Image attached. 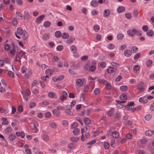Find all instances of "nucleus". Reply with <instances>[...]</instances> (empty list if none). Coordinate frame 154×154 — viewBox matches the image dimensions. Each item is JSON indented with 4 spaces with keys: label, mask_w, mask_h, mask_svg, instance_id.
I'll use <instances>...</instances> for the list:
<instances>
[{
    "label": "nucleus",
    "mask_w": 154,
    "mask_h": 154,
    "mask_svg": "<svg viewBox=\"0 0 154 154\" xmlns=\"http://www.w3.org/2000/svg\"><path fill=\"white\" fill-rule=\"evenodd\" d=\"M152 61L151 60H148L146 61V65L147 67H150L152 64Z\"/></svg>",
    "instance_id": "30"
},
{
    "label": "nucleus",
    "mask_w": 154,
    "mask_h": 154,
    "mask_svg": "<svg viewBox=\"0 0 154 154\" xmlns=\"http://www.w3.org/2000/svg\"><path fill=\"white\" fill-rule=\"evenodd\" d=\"M146 35L149 36H152L154 35V32L152 30H149L147 32Z\"/></svg>",
    "instance_id": "33"
},
{
    "label": "nucleus",
    "mask_w": 154,
    "mask_h": 154,
    "mask_svg": "<svg viewBox=\"0 0 154 154\" xmlns=\"http://www.w3.org/2000/svg\"><path fill=\"white\" fill-rule=\"evenodd\" d=\"M78 126V124L77 122H74L71 124V128L75 129L77 128L76 127Z\"/></svg>",
    "instance_id": "44"
},
{
    "label": "nucleus",
    "mask_w": 154,
    "mask_h": 154,
    "mask_svg": "<svg viewBox=\"0 0 154 154\" xmlns=\"http://www.w3.org/2000/svg\"><path fill=\"white\" fill-rule=\"evenodd\" d=\"M45 73L47 75H51L52 74V72L51 70L48 69L45 70Z\"/></svg>",
    "instance_id": "45"
},
{
    "label": "nucleus",
    "mask_w": 154,
    "mask_h": 154,
    "mask_svg": "<svg viewBox=\"0 0 154 154\" xmlns=\"http://www.w3.org/2000/svg\"><path fill=\"white\" fill-rule=\"evenodd\" d=\"M80 132V130L78 128H75L73 131V133L75 136H77L79 134Z\"/></svg>",
    "instance_id": "17"
},
{
    "label": "nucleus",
    "mask_w": 154,
    "mask_h": 154,
    "mask_svg": "<svg viewBox=\"0 0 154 154\" xmlns=\"http://www.w3.org/2000/svg\"><path fill=\"white\" fill-rule=\"evenodd\" d=\"M152 116L150 114H148L146 115L145 117V119L147 121H149L151 118Z\"/></svg>",
    "instance_id": "57"
},
{
    "label": "nucleus",
    "mask_w": 154,
    "mask_h": 154,
    "mask_svg": "<svg viewBox=\"0 0 154 154\" xmlns=\"http://www.w3.org/2000/svg\"><path fill=\"white\" fill-rule=\"evenodd\" d=\"M89 86L88 85L85 86L84 88V91L86 93L87 92L89 89Z\"/></svg>",
    "instance_id": "63"
},
{
    "label": "nucleus",
    "mask_w": 154,
    "mask_h": 154,
    "mask_svg": "<svg viewBox=\"0 0 154 154\" xmlns=\"http://www.w3.org/2000/svg\"><path fill=\"white\" fill-rule=\"evenodd\" d=\"M145 134L146 136H150L152 134V132L150 130H147L145 132Z\"/></svg>",
    "instance_id": "41"
},
{
    "label": "nucleus",
    "mask_w": 154,
    "mask_h": 154,
    "mask_svg": "<svg viewBox=\"0 0 154 154\" xmlns=\"http://www.w3.org/2000/svg\"><path fill=\"white\" fill-rule=\"evenodd\" d=\"M51 115V113L49 112H48L45 114V116L46 118H49Z\"/></svg>",
    "instance_id": "59"
},
{
    "label": "nucleus",
    "mask_w": 154,
    "mask_h": 154,
    "mask_svg": "<svg viewBox=\"0 0 154 154\" xmlns=\"http://www.w3.org/2000/svg\"><path fill=\"white\" fill-rule=\"evenodd\" d=\"M31 90L32 93L36 96L39 93V90L36 88L32 89V88H31Z\"/></svg>",
    "instance_id": "31"
},
{
    "label": "nucleus",
    "mask_w": 154,
    "mask_h": 154,
    "mask_svg": "<svg viewBox=\"0 0 154 154\" xmlns=\"http://www.w3.org/2000/svg\"><path fill=\"white\" fill-rule=\"evenodd\" d=\"M114 114V111L113 108L111 109L108 112L107 115L109 116H112Z\"/></svg>",
    "instance_id": "15"
},
{
    "label": "nucleus",
    "mask_w": 154,
    "mask_h": 154,
    "mask_svg": "<svg viewBox=\"0 0 154 154\" xmlns=\"http://www.w3.org/2000/svg\"><path fill=\"white\" fill-rule=\"evenodd\" d=\"M50 37V35L48 32L46 33L43 34L42 36V39L43 40L46 41L49 39Z\"/></svg>",
    "instance_id": "4"
},
{
    "label": "nucleus",
    "mask_w": 154,
    "mask_h": 154,
    "mask_svg": "<svg viewBox=\"0 0 154 154\" xmlns=\"http://www.w3.org/2000/svg\"><path fill=\"white\" fill-rule=\"evenodd\" d=\"M48 96L51 98H57L55 94L52 92H49L48 94Z\"/></svg>",
    "instance_id": "16"
},
{
    "label": "nucleus",
    "mask_w": 154,
    "mask_h": 154,
    "mask_svg": "<svg viewBox=\"0 0 154 154\" xmlns=\"http://www.w3.org/2000/svg\"><path fill=\"white\" fill-rule=\"evenodd\" d=\"M26 54V53L23 51H21L17 52L16 54L14 60L17 61H19L20 63L21 57H23L26 60L27 57L25 55Z\"/></svg>",
    "instance_id": "1"
},
{
    "label": "nucleus",
    "mask_w": 154,
    "mask_h": 154,
    "mask_svg": "<svg viewBox=\"0 0 154 154\" xmlns=\"http://www.w3.org/2000/svg\"><path fill=\"white\" fill-rule=\"evenodd\" d=\"M124 35L122 33H119L117 35V39L118 40L122 39L123 38Z\"/></svg>",
    "instance_id": "43"
},
{
    "label": "nucleus",
    "mask_w": 154,
    "mask_h": 154,
    "mask_svg": "<svg viewBox=\"0 0 154 154\" xmlns=\"http://www.w3.org/2000/svg\"><path fill=\"white\" fill-rule=\"evenodd\" d=\"M100 90L99 88H96L95 89L94 91V94L96 95H98L100 93Z\"/></svg>",
    "instance_id": "40"
},
{
    "label": "nucleus",
    "mask_w": 154,
    "mask_h": 154,
    "mask_svg": "<svg viewBox=\"0 0 154 154\" xmlns=\"http://www.w3.org/2000/svg\"><path fill=\"white\" fill-rule=\"evenodd\" d=\"M18 50L16 49V46L14 45V47L10 51V54L12 56H14L16 52Z\"/></svg>",
    "instance_id": "10"
},
{
    "label": "nucleus",
    "mask_w": 154,
    "mask_h": 154,
    "mask_svg": "<svg viewBox=\"0 0 154 154\" xmlns=\"http://www.w3.org/2000/svg\"><path fill=\"white\" fill-rule=\"evenodd\" d=\"M125 10V8L122 6H119L117 9V11L118 13H121L124 12Z\"/></svg>",
    "instance_id": "11"
},
{
    "label": "nucleus",
    "mask_w": 154,
    "mask_h": 154,
    "mask_svg": "<svg viewBox=\"0 0 154 154\" xmlns=\"http://www.w3.org/2000/svg\"><path fill=\"white\" fill-rule=\"evenodd\" d=\"M70 139L72 142L76 143L79 140V138L77 137H71Z\"/></svg>",
    "instance_id": "19"
},
{
    "label": "nucleus",
    "mask_w": 154,
    "mask_h": 154,
    "mask_svg": "<svg viewBox=\"0 0 154 154\" xmlns=\"http://www.w3.org/2000/svg\"><path fill=\"white\" fill-rule=\"evenodd\" d=\"M75 40V38L74 37L70 38L69 39L66 41V42L69 44H70Z\"/></svg>",
    "instance_id": "42"
},
{
    "label": "nucleus",
    "mask_w": 154,
    "mask_h": 154,
    "mask_svg": "<svg viewBox=\"0 0 154 154\" xmlns=\"http://www.w3.org/2000/svg\"><path fill=\"white\" fill-rule=\"evenodd\" d=\"M24 14L23 16L24 19L28 21L30 17V15L29 13L28 12H26V11H24Z\"/></svg>",
    "instance_id": "13"
},
{
    "label": "nucleus",
    "mask_w": 154,
    "mask_h": 154,
    "mask_svg": "<svg viewBox=\"0 0 154 154\" xmlns=\"http://www.w3.org/2000/svg\"><path fill=\"white\" fill-rule=\"evenodd\" d=\"M132 54V51L130 50H126L124 52V54L126 57H129Z\"/></svg>",
    "instance_id": "5"
},
{
    "label": "nucleus",
    "mask_w": 154,
    "mask_h": 154,
    "mask_svg": "<svg viewBox=\"0 0 154 154\" xmlns=\"http://www.w3.org/2000/svg\"><path fill=\"white\" fill-rule=\"evenodd\" d=\"M121 114L119 113H116L115 115V118L116 119H119L120 117Z\"/></svg>",
    "instance_id": "62"
},
{
    "label": "nucleus",
    "mask_w": 154,
    "mask_h": 154,
    "mask_svg": "<svg viewBox=\"0 0 154 154\" xmlns=\"http://www.w3.org/2000/svg\"><path fill=\"white\" fill-rule=\"evenodd\" d=\"M17 33L20 35H22L24 31H23L20 27H18L17 29Z\"/></svg>",
    "instance_id": "29"
},
{
    "label": "nucleus",
    "mask_w": 154,
    "mask_h": 154,
    "mask_svg": "<svg viewBox=\"0 0 154 154\" xmlns=\"http://www.w3.org/2000/svg\"><path fill=\"white\" fill-rule=\"evenodd\" d=\"M97 81L100 84H105L107 82L104 79H98L97 80Z\"/></svg>",
    "instance_id": "21"
},
{
    "label": "nucleus",
    "mask_w": 154,
    "mask_h": 154,
    "mask_svg": "<svg viewBox=\"0 0 154 154\" xmlns=\"http://www.w3.org/2000/svg\"><path fill=\"white\" fill-rule=\"evenodd\" d=\"M120 89L122 91H125L127 90V86L126 85H122L120 87Z\"/></svg>",
    "instance_id": "35"
},
{
    "label": "nucleus",
    "mask_w": 154,
    "mask_h": 154,
    "mask_svg": "<svg viewBox=\"0 0 154 154\" xmlns=\"http://www.w3.org/2000/svg\"><path fill=\"white\" fill-rule=\"evenodd\" d=\"M135 35L138 36H140L142 35L141 31L135 29Z\"/></svg>",
    "instance_id": "55"
},
{
    "label": "nucleus",
    "mask_w": 154,
    "mask_h": 154,
    "mask_svg": "<svg viewBox=\"0 0 154 154\" xmlns=\"http://www.w3.org/2000/svg\"><path fill=\"white\" fill-rule=\"evenodd\" d=\"M51 23L48 21L45 22L43 24V26L45 28H48L51 25Z\"/></svg>",
    "instance_id": "20"
},
{
    "label": "nucleus",
    "mask_w": 154,
    "mask_h": 154,
    "mask_svg": "<svg viewBox=\"0 0 154 154\" xmlns=\"http://www.w3.org/2000/svg\"><path fill=\"white\" fill-rule=\"evenodd\" d=\"M61 33L60 31H57L55 32V35L57 38H60L61 36Z\"/></svg>",
    "instance_id": "25"
},
{
    "label": "nucleus",
    "mask_w": 154,
    "mask_h": 154,
    "mask_svg": "<svg viewBox=\"0 0 154 154\" xmlns=\"http://www.w3.org/2000/svg\"><path fill=\"white\" fill-rule=\"evenodd\" d=\"M33 124L34 126L32 129V131L34 133H36L38 132V130L37 128L36 125L34 123H33Z\"/></svg>",
    "instance_id": "22"
},
{
    "label": "nucleus",
    "mask_w": 154,
    "mask_h": 154,
    "mask_svg": "<svg viewBox=\"0 0 154 154\" xmlns=\"http://www.w3.org/2000/svg\"><path fill=\"white\" fill-rule=\"evenodd\" d=\"M2 121V124L3 125H7L8 123V122L7 120V119L5 118H2L1 119Z\"/></svg>",
    "instance_id": "26"
},
{
    "label": "nucleus",
    "mask_w": 154,
    "mask_h": 154,
    "mask_svg": "<svg viewBox=\"0 0 154 154\" xmlns=\"http://www.w3.org/2000/svg\"><path fill=\"white\" fill-rule=\"evenodd\" d=\"M61 37L63 39H66L69 37V35L68 33L64 32L62 33Z\"/></svg>",
    "instance_id": "24"
},
{
    "label": "nucleus",
    "mask_w": 154,
    "mask_h": 154,
    "mask_svg": "<svg viewBox=\"0 0 154 154\" xmlns=\"http://www.w3.org/2000/svg\"><path fill=\"white\" fill-rule=\"evenodd\" d=\"M110 14V10L108 9L105 10L103 12V16L104 17H108Z\"/></svg>",
    "instance_id": "6"
},
{
    "label": "nucleus",
    "mask_w": 154,
    "mask_h": 154,
    "mask_svg": "<svg viewBox=\"0 0 154 154\" xmlns=\"http://www.w3.org/2000/svg\"><path fill=\"white\" fill-rule=\"evenodd\" d=\"M126 47V45L124 44L120 47L119 49V50H123L125 49Z\"/></svg>",
    "instance_id": "61"
},
{
    "label": "nucleus",
    "mask_w": 154,
    "mask_h": 154,
    "mask_svg": "<svg viewBox=\"0 0 154 154\" xmlns=\"http://www.w3.org/2000/svg\"><path fill=\"white\" fill-rule=\"evenodd\" d=\"M93 29L96 32H97L100 29V26L97 24L93 26Z\"/></svg>",
    "instance_id": "34"
},
{
    "label": "nucleus",
    "mask_w": 154,
    "mask_h": 154,
    "mask_svg": "<svg viewBox=\"0 0 154 154\" xmlns=\"http://www.w3.org/2000/svg\"><path fill=\"white\" fill-rule=\"evenodd\" d=\"M105 88L106 90H109L111 89V86L110 84L108 83L107 82V83H106Z\"/></svg>",
    "instance_id": "47"
},
{
    "label": "nucleus",
    "mask_w": 154,
    "mask_h": 154,
    "mask_svg": "<svg viewBox=\"0 0 154 154\" xmlns=\"http://www.w3.org/2000/svg\"><path fill=\"white\" fill-rule=\"evenodd\" d=\"M10 46L8 44H6L5 45L4 48L6 51L10 50Z\"/></svg>",
    "instance_id": "54"
},
{
    "label": "nucleus",
    "mask_w": 154,
    "mask_h": 154,
    "mask_svg": "<svg viewBox=\"0 0 154 154\" xmlns=\"http://www.w3.org/2000/svg\"><path fill=\"white\" fill-rule=\"evenodd\" d=\"M21 94L23 95V97L24 99L26 100H28V97L31 94V92L29 89H27L26 90L25 93L22 92Z\"/></svg>",
    "instance_id": "2"
},
{
    "label": "nucleus",
    "mask_w": 154,
    "mask_h": 154,
    "mask_svg": "<svg viewBox=\"0 0 154 154\" xmlns=\"http://www.w3.org/2000/svg\"><path fill=\"white\" fill-rule=\"evenodd\" d=\"M67 96V94L66 92L65 91H62V94L60 97V100L63 101L64 100H65Z\"/></svg>",
    "instance_id": "8"
},
{
    "label": "nucleus",
    "mask_w": 154,
    "mask_h": 154,
    "mask_svg": "<svg viewBox=\"0 0 154 154\" xmlns=\"http://www.w3.org/2000/svg\"><path fill=\"white\" fill-rule=\"evenodd\" d=\"M84 121V124L85 125H89L91 123V119L88 117L85 118Z\"/></svg>",
    "instance_id": "14"
},
{
    "label": "nucleus",
    "mask_w": 154,
    "mask_h": 154,
    "mask_svg": "<svg viewBox=\"0 0 154 154\" xmlns=\"http://www.w3.org/2000/svg\"><path fill=\"white\" fill-rule=\"evenodd\" d=\"M8 138L10 140H13L15 139L16 136L14 134H11L9 135Z\"/></svg>",
    "instance_id": "39"
},
{
    "label": "nucleus",
    "mask_w": 154,
    "mask_h": 154,
    "mask_svg": "<svg viewBox=\"0 0 154 154\" xmlns=\"http://www.w3.org/2000/svg\"><path fill=\"white\" fill-rule=\"evenodd\" d=\"M98 2L96 0H93L91 2V5L93 7H96L98 5Z\"/></svg>",
    "instance_id": "18"
},
{
    "label": "nucleus",
    "mask_w": 154,
    "mask_h": 154,
    "mask_svg": "<svg viewBox=\"0 0 154 154\" xmlns=\"http://www.w3.org/2000/svg\"><path fill=\"white\" fill-rule=\"evenodd\" d=\"M119 98L121 100H124L127 99V97L125 94H122L120 96Z\"/></svg>",
    "instance_id": "37"
},
{
    "label": "nucleus",
    "mask_w": 154,
    "mask_h": 154,
    "mask_svg": "<svg viewBox=\"0 0 154 154\" xmlns=\"http://www.w3.org/2000/svg\"><path fill=\"white\" fill-rule=\"evenodd\" d=\"M107 48L109 49L112 50L114 48L115 45L112 44H109L107 45Z\"/></svg>",
    "instance_id": "49"
},
{
    "label": "nucleus",
    "mask_w": 154,
    "mask_h": 154,
    "mask_svg": "<svg viewBox=\"0 0 154 154\" xmlns=\"http://www.w3.org/2000/svg\"><path fill=\"white\" fill-rule=\"evenodd\" d=\"M137 88L138 90L141 92L143 91L144 90V88L141 84H139L137 86Z\"/></svg>",
    "instance_id": "53"
},
{
    "label": "nucleus",
    "mask_w": 154,
    "mask_h": 154,
    "mask_svg": "<svg viewBox=\"0 0 154 154\" xmlns=\"http://www.w3.org/2000/svg\"><path fill=\"white\" fill-rule=\"evenodd\" d=\"M16 14L18 18L20 20H21L22 18V16L20 12L17 11L16 12Z\"/></svg>",
    "instance_id": "46"
},
{
    "label": "nucleus",
    "mask_w": 154,
    "mask_h": 154,
    "mask_svg": "<svg viewBox=\"0 0 154 154\" xmlns=\"http://www.w3.org/2000/svg\"><path fill=\"white\" fill-rule=\"evenodd\" d=\"M83 84V81L80 79H78L76 81V84L79 86H82Z\"/></svg>",
    "instance_id": "23"
},
{
    "label": "nucleus",
    "mask_w": 154,
    "mask_h": 154,
    "mask_svg": "<svg viewBox=\"0 0 154 154\" xmlns=\"http://www.w3.org/2000/svg\"><path fill=\"white\" fill-rule=\"evenodd\" d=\"M122 79V76L120 75L118 76L117 78L115 79V81L116 82H118L120 81Z\"/></svg>",
    "instance_id": "51"
},
{
    "label": "nucleus",
    "mask_w": 154,
    "mask_h": 154,
    "mask_svg": "<svg viewBox=\"0 0 154 154\" xmlns=\"http://www.w3.org/2000/svg\"><path fill=\"white\" fill-rule=\"evenodd\" d=\"M65 112L66 114L69 115H72V112L69 109H66L65 111Z\"/></svg>",
    "instance_id": "56"
},
{
    "label": "nucleus",
    "mask_w": 154,
    "mask_h": 154,
    "mask_svg": "<svg viewBox=\"0 0 154 154\" xmlns=\"http://www.w3.org/2000/svg\"><path fill=\"white\" fill-rule=\"evenodd\" d=\"M142 29L145 32L147 31L148 29V27L146 25H143L142 27Z\"/></svg>",
    "instance_id": "64"
},
{
    "label": "nucleus",
    "mask_w": 154,
    "mask_h": 154,
    "mask_svg": "<svg viewBox=\"0 0 154 154\" xmlns=\"http://www.w3.org/2000/svg\"><path fill=\"white\" fill-rule=\"evenodd\" d=\"M0 112L4 114H7L8 112L3 108H0Z\"/></svg>",
    "instance_id": "58"
},
{
    "label": "nucleus",
    "mask_w": 154,
    "mask_h": 154,
    "mask_svg": "<svg viewBox=\"0 0 154 154\" xmlns=\"http://www.w3.org/2000/svg\"><path fill=\"white\" fill-rule=\"evenodd\" d=\"M114 70V68L111 66H109L107 69V72L109 73H112Z\"/></svg>",
    "instance_id": "36"
},
{
    "label": "nucleus",
    "mask_w": 154,
    "mask_h": 154,
    "mask_svg": "<svg viewBox=\"0 0 154 154\" xmlns=\"http://www.w3.org/2000/svg\"><path fill=\"white\" fill-rule=\"evenodd\" d=\"M104 146L105 149H108L109 147L108 143V142H104Z\"/></svg>",
    "instance_id": "60"
},
{
    "label": "nucleus",
    "mask_w": 154,
    "mask_h": 154,
    "mask_svg": "<svg viewBox=\"0 0 154 154\" xmlns=\"http://www.w3.org/2000/svg\"><path fill=\"white\" fill-rule=\"evenodd\" d=\"M140 66L137 65H135L133 67V69L136 71H138L140 69Z\"/></svg>",
    "instance_id": "52"
},
{
    "label": "nucleus",
    "mask_w": 154,
    "mask_h": 154,
    "mask_svg": "<svg viewBox=\"0 0 154 154\" xmlns=\"http://www.w3.org/2000/svg\"><path fill=\"white\" fill-rule=\"evenodd\" d=\"M70 49L72 52L74 53L76 50V47L75 45H72L70 46Z\"/></svg>",
    "instance_id": "27"
},
{
    "label": "nucleus",
    "mask_w": 154,
    "mask_h": 154,
    "mask_svg": "<svg viewBox=\"0 0 154 154\" xmlns=\"http://www.w3.org/2000/svg\"><path fill=\"white\" fill-rule=\"evenodd\" d=\"M22 35V37L23 39L24 40H26L28 37V34L27 32L26 31L24 30Z\"/></svg>",
    "instance_id": "32"
},
{
    "label": "nucleus",
    "mask_w": 154,
    "mask_h": 154,
    "mask_svg": "<svg viewBox=\"0 0 154 154\" xmlns=\"http://www.w3.org/2000/svg\"><path fill=\"white\" fill-rule=\"evenodd\" d=\"M135 28L132 29H129L127 31V33L128 35L131 37H133L135 35Z\"/></svg>",
    "instance_id": "3"
},
{
    "label": "nucleus",
    "mask_w": 154,
    "mask_h": 154,
    "mask_svg": "<svg viewBox=\"0 0 154 154\" xmlns=\"http://www.w3.org/2000/svg\"><path fill=\"white\" fill-rule=\"evenodd\" d=\"M52 112L55 116H59L60 115V112L57 109H54L52 110Z\"/></svg>",
    "instance_id": "12"
},
{
    "label": "nucleus",
    "mask_w": 154,
    "mask_h": 154,
    "mask_svg": "<svg viewBox=\"0 0 154 154\" xmlns=\"http://www.w3.org/2000/svg\"><path fill=\"white\" fill-rule=\"evenodd\" d=\"M42 137L44 140L45 141H48L49 140L48 136L47 134H44L43 135Z\"/></svg>",
    "instance_id": "38"
},
{
    "label": "nucleus",
    "mask_w": 154,
    "mask_h": 154,
    "mask_svg": "<svg viewBox=\"0 0 154 154\" xmlns=\"http://www.w3.org/2000/svg\"><path fill=\"white\" fill-rule=\"evenodd\" d=\"M63 47L62 45H58L56 48L57 51H61L63 49Z\"/></svg>",
    "instance_id": "50"
},
{
    "label": "nucleus",
    "mask_w": 154,
    "mask_h": 154,
    "mask_svg": "<svg viewBox=\"0 0 154 154\" xmlns=\"http://www.w3.org/2000/svg\"><path fill=\"white\" fill-rule=\"evenodd\" d=\"M39 84V83L38 81L35 80H34L31 83V88H32L33 87Z\"/></svg>",
    "instance_id": "28"
},
{
    "label": "nucleus",
    "mask_w": 154,
    "mask_h": 154,
    "mask_svg": "<svg viewBox=\"0 0 154 154\" xmlns=\"http://www.w3.org/2000/svg\"><path fill=\"white\" fill-rule=\"evenodd\" d=\"M45 15H42L38 17L35 20V22L37 23H40L43 19Z\"/></svg>",
    "instance_id": "7"
},
{
    "label": "nucleus",
    "mask_w": 154,
    "mask_h": 154,
    "mask_svg": "<svg viewBox=\"0 0 154 154\" xmlns=\"http://www.w3.org/2000/svg\"><path fill=\"white\" fill-rule=\"evenodd\" d=\"M125 17L128 19H130L132 17V15L131 13H127L125 14Z\"/></svg>",
    "instance_id": "48"
},
{
    "label": "nucleus",
    "mask_w": 154,
    "mask_h": 154,
    "mask_svg": "<svg viewBox=\"0 0 154 154\" xmlns=\"http://www.w3.org/2000/svg\"><path fill=\"white\" fill-rule=\"evenodd\" d=\"M111 136L114 138L117 139L119 137V134L117 131H115L112 133Z\"/></svg>",
    "instance_id": "9"
}]
</instances>
